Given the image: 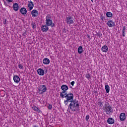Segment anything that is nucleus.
Wrapping results in <instances>:
<instances>
[{
  "label": "nucleus",
  "mask_w": 127,
  "mask_h": 127,
  "mask_svg": "<svg viewBox=\"0 0 127 127\" xmlns=\"http://www.w3.org/2000/svg\"><path fill=\"white\" fill-rule=\"evenodd\" d=\"M60 96L61 98H65L66 100L64 101V104L65 105H68V109H70L72 112H77L80 109V105L78 100L74 99V95L73 93H67L66 91H62L60 92Z\"/></svg>",
  "instance_id": "1"
},
{
  "label": "nucleus",
  "mask_w": 127,
  "mask_h": 127,
  "mask_svg": "<svg viewBox=\"0 0 127 127\" xmlns=\"http://www.w3.org/2000/svg\"><path fill=\"white\" fill-rule=\"evenodd\" d=\"M46 25L49 26H51V27L53 28L55 27V24L53 23V21H52V18L51 15H47L46 17Z\"/></svg>",
  "instance_id": "2"
},
{
  "label": "nucleus",
  "mask_w": 127,
  "mask_h": 127,
  "mask_svg": "<svg viewBox=\"0 0 127 127\" xmlns=\"http://www.w3.org/2000/svg\"><path fill=\"white\" fill-rule=\"evenodd\" d=\"M38 90L39 94L42 95V94H44L47 91V87L44 85H41L39 86Z\"/></svg>",
  "instance_id": "3"
},
{
  "label": "nucleus",
  "mask_w": 127,
  "mask_h": 127,
  "mask_svg": "<svg viewBox=\"0 0 127 127\" xmlns=\"http://www.w3.org/2000/svg\"><path fill=\"white\" fill-rule=\"evenodd\" d=\"M105 113H106V115H113V107L111 106H105Z\"/></svg>",
  "instance_id": "4"
},
{
  "label": "nucleus",
  "mask_w": 127,
  "mask_h": 127,
  "mask_svg": "<svg viewBox=\"0 0 127 127\" xmlns=\"http://www.w3.org/2000/svg\"><path fill=\"white\" fill-rule=\"evenodd\" d=\"M65 21L67 24H72V23H74L73 18H72L71 16H68V17H66Z\"/></svg>",
  "instance_id": "5"
},
{
  "label": "nucleus",
  "mask_w": 127,
  "mask_h": 127,
  "mask_svg": "<svg viewBox=\"0 0 127 127\" xmlns=\"http://www.w3.org/2000/svg\"><path fill=\"white\" fill-rule=\"evenodd\" d=\"M28 7L29 9V10H32L33 7H34V4H33V2H32L31 0L28 1Z\"/></svg>",
  "instance_id": "6"
},
{
  "label": "nucleus",
  "mask_w": 127,
  "mask_h": 127,
  "mask_svg": "<svg viewBox=\"0 0 127 127\" xmlns=\"http://www.w3.org/2000/svg\"><path fill=\"white\" fill-rule=\"evenodd\" d=\"M41 29L43 32H47L49 30V28L47 25H43L41 27Z\"/></svg>",
  "instance_id": "7"
},
{
  "label": "nucleus",
  "mask_w": 127,
  "mask_h": 127,
  "mask_svg": "<svg viewBox=\"0 0 127 127\" xmlns=\"http://www.w3.org/2000/svg\"><path fill=\"white\" fill-rule=\"evenodd\" d=\"M126 117L125 113H122L120 115V120L121 122H125L126 121Z\"/></svg>",
  "instance_id": "8"
},
{
  "label": "nucleus",
  "mask_w": 127,
  "mask_h": 127,
  "mask_svg": "<svg viewBox=\"0 0 127 127\" xmlns=\"http://www.w3.org/2000/svg\"><path fill=\"white\" fill-rule=\"evenodd\" d=\"M31 15L33 17H36L38 15V11L37 10L34 9L31 11Z\"/></svg>",
  "instance_id": "9"
},
{
  "label": "nucleus",
  "mask_w": 127,
  "mask_h": 127,
  "mask_svg": "<svg viewBox=\"0 0 127 127\" xmlns=\"http://www.w3.org/2000/svg\"><path fill=\"white\" fill-rule=\"evenodd\" d=\"M13 79L15 83H19L20 81V78L18 75H14L13 77Z\"/></svg>",
  "instance_id": "10"
},
{
  "label": "nucleus",
  "mask_w": 127,
  "mask_h": 127,
  "mask_svg": "<svg viewBox=\"0 0 127 127\" xmlns=\"http://www.w3.org/2000/svg\"><path fill=\"white\" fill-rule=\"evenodd\" d=\"M107 25H108L109 27H113L115 25V22H113V20H110L107 22Z\"/></svg>",
  "instance_id": "11"
},
{
  "label": "nucleus",
  "mask_w": 127,
  "mask_h": 127,
  "mask_svg": "<svg viewBox=\"0 0 127 127\" xmlns=\"http://www.w3.org/2000/svg\"><path fill=\"white\" fill-rule=\"evenodd\" d=\"M19 8V6L17 3H14L13 4V9L15 11H17Z\"/></svg>",
  "instance_id": "12"
},
{
  "label": "nucleus",
  "mask_w": 127,
  "mask_h": 127,
  "mask_svg": "<svg viewBox=\"0 0 127 127\" xmlns=\"http://www.w3.org/2000/svg\"><path fill=\"white\" fill-rule=\"evenodd\" d=\"M101 50L102 52H105L106 53L109 51V47L106 45H104L102 47Z\"/></svg>",
  "instance_id": "13"
},
{
  "label": "nucleus",
  "mask_w": 127,
  "mask_h": 127,
  "mask_svg": "<svg viewBox=\"0 0 127 127\" xmlns=\"http://www.w3.org/2000/svg\"><path fill=\"white\" fill-rule=\"evenodd\" d=\"M107 123L109 125H113V124H115V119L112 118H109L107 120Z\"/></svg>",
  "instance_id": "14"
},
{
  "label": "nucleus",
  "mask_w": 127,
  "mask_h": 127,
  "mask_svg": "<svg viewBox=\"0 0 127 127\" xmlns=\"http://www.w3.org/2000/svg\"><path fill=\"white\" fill-rule=\"evenodd\" d=\"M37 73L40 76H43V75H44V70L42 68H39L37 70Z\"/></svg>",
  "instance_id": "15"
},
{
  "label": "nucleus",
  "mask_w": 127,
  "mask_h": 127,
  "mask_svg": "<svg viewBox=\"0 0 127 127\" xmlns=\"http://www.w3.org/2000/svg\"><path fill=\"white\" fill-rule=\"evenodd\" d=\"M43 63L45 65H48V64L50 63V60H49V59L45 58L43 60Z\"/></svg>",
  "instance_id": "16"
},
{
  "label": "nucleus",
  "mask_w": 127,
  "mask_h": 127,
  "mask_svg": "<svg viewBox=\"0 0 127 127\" xmlns=\"http://www.w3.org/2000/svg\"><path fill=\"white\" fill-rule=\"evenodd\" d=\"M20 11L21 14L24 15L27 13V10H26V8H25L24 7L21 8V9H20Z\"/></svg>",
  "instance_id": "17"
},
{
  "label": "nucleus",
  "mask_w": 127,
  "mask_h": 127,
  "mask_svg": "<svg viewBox=\"0 0 127 127\" xmlns=\"http://www.w3.org/2000/svg\"><path fill=\"white\" fill-rule=\"evenodd\" d=\"M61 89L63 91H66L68 90V86L66 85H63L61 86Z\"/></svg>",
  "instance_id": "18"
},
{
  "label": "nucleus",
  "mask_w": 127,
  "mask_h": 127,
  "mask_svg": "<svg viewBox=\"0 0 127 127\" xmlns=\"http://www.w3.org/2000/svg\"><path fill=\"white\" fill-rule=\"evenodd\" d=\"M78 53L79 54H82L83 53V47L82 46H79L78 48Z\"/></svg>",
  "instance_id": "19"
},
{
  "label": "nucleus",
  "mask_w": 127,
  "mask_h": 127,
  "mask_svg": "<svg viewBox=\"0 0 127 127\" xmlns=\"http://www.w3.org/2000/svg\"><path fill=\"white\" fill-rule=\"evenodd\" d=\"M127 29L126 27L125 26L123 27V29L122 30V35L123 37H125L126 36V30Z\"/></svg>",
  "instance_id": "20"
},
{
  "label": "nucleus",
  "mask_w": 127,
  "mask_h": 127,
  "mask_svg": "<svg viewBox=\"0 0 127 127\" xmlns=\"http://www.w3.org/2000/svg\"><path fill=\"white\" fill-rule=\"evenodd\" d=\"M105 89L106 91V93L107 94H109L110 93V86L109 85L107 84L105 85Z\"/></svg>",
  "instance_id": "21"
},
{
  "label": "nucleus",
  "mask_w": 127,
  "mask_h": 127,
  "mask_svg": "<svg viewBox=\"0 0 127 127\" xmlns=\"http://www.w3.org/2000/svg\"><path fill=\"white\" fill-rule=\"evenodd\" d=\"M106 16L107 17H113V13L111 12H107L106 13Z\"/></svg>",
  "instance_id": "22"
},
{
  "label": "nucleus",
  "mask_w": 127,
  "mask_h": 127,
  "mask_svg": "<svg viewBox=\"0 0 127 127\" xmlns=\"http://www.w3.org/2000/svg\"><path fill=\"white\" fill-rule=\"evenodd\" d=\"M32 28H33V29H35V28H36V24L35 23H31Z\"/></svg>",
  "instance_id": "23"
},
{
  "label": "nucleus",
  "mask_w": 127,
  "mask_h": 127,
  "mask_svg": "<svg viewBox=\"0 0 127 127\" xmlns=\"http://www.w3.org/2000/svg\"><path fill=\"white\" fill-rule=\"evenodd\" d=\"M18 68H19V69H23V65H22V64H18Z\"/></svg>",
  "instance_id": "24"
},
{
  "label": "nucleus",
  "mask_w": 127,
  "mask_h": 127,
  "mask_svg": "<svg viewBox=\"0 0 127 127\" xmlns=\"http://www.w3.org/2000/svg\"><path fill=\"white\" fill-rule=\"evenodd\" d=\"M85 77L87 78V79H91V76H90V74L89 73L86 74Z\"/></svg>",
  "instance_id": "25"
},
{
  "label": "nucleus",
  "mask_w": 127,
  "mask_h": 127,
  "mask_svg": "<svg viewBox=\"0 0 127 127\" xmlns=\"http://www.w3.org/2000/svg\"><path fill=\"white\" fill-rule=\"evenodd\" d=\"M98 106H100V107H103V102L99 101L98 103Z\"/></svg>",
  "instance_id": "26"
},
{
  "label": "nucleus",
  "mask_w": 127,
  "mask_h": 127,
  "mask_svg": "<svg viewBox=\"0 0 127 127\" xmlns=\"http://www.w3.org/2000/svg\"><path fill=\"white\" fill-rule=\"evenodd\" d=\"M89 119H90V116L87 115L85 118L86 122H88V121H89Z\"/></svg>",
  "instance_id": "27"
},
{
  "label": "nucleus",
  "mask_w": 127,
  "mask_h": 127,
  "mask_svg": "<svg viewBox=\"0 0 127 127\" xmlns=\"http://www.w3.org/2000/svg\"><path fill=\"white\" fill-rule=\"evenodd\" d=\"M48 109L49 110H51V109H52V105L49 104L48 106Z\"/></svg>",
  "instance_id": "28"
},
{
  "label": "nucleus",
  "mask_w": 127,
  "mask_h": 127,
  "mask_svg": "<svg viewBox=\"0 0 127 127\" xmlns=\"http://www.w3.org/2000/svg\"><path fill=\"white\" fill-rule=\"evenodd\" d=\"M34 111H36V112L37 111V110H38V108H37V107H34L33 108Z\"/></svg>",
  "instance_id": "29"
},
{
  "label": "nucleus",
  "mask_w": 127,
  "mask_h": 127,
  "mask_svg": "<svg viewBox=\"0 0 127 127\" xmlns=\"http://www.w3.org/2000/svg\"><path fill=\"white\" fill-rule=\"evenodd\" d=\"M97 36H99V37H101L102 36V34L101 33H99L97 34Z\"/></svg>",
  "instance_id": "30"
},
{
  "label": "nucleus",
  "mask_w": 127,
  "mask_h": 127,
  "mask_svg": "<svg viewBox=\"0 0 127 127\" xmlns=\"http://www.w3.org/2000/svg\"><path fill=\"white\" fill-rule=\"evenodd\" d=\"M74 84H75V81H73L70 83V84L72 85V87L74 86Z\"/></svg>",
  "instance_id": "31"
},
{
  "label": "nucleus",
  "mask_w": 127,
  "mask_h": 127,
  "mask_svg": "<svg viewBox=\"0 0 127 127\" xmlns=\"http://www.w3.org/2000/svg\"><path fill=\"white\" fill-rule=\"evenodd\" d=\"M8 2H12L13 0H6Z\"/></svg>",
  "instance_id": "32"
},
{
  "label": "nucleus",
  "mask_w": 127,
  "mask_h": 127,
  "mask_svg": "<svg viewBox=\"0 0 127 127\" xmlns=\"http://www.w3.org/2000/svg\"><path fill=\"white\" fill-rule=\"evenodd\" d=\"M26 35V32H24V33H23L22 34L23 36H25Z\"/></svg>",
  "instance_id": "33"
},
{
  "label": "nucleus",
  "mask_w": 127,
  "mask_h": 127,
  "mask_svg": "<svg viewBox=\"0 0 127 127\" xmlns=\"http://www.w3.org/2000/svg\"><path fill=\"white\" fill-rule=\"evenodd\" d=\"M37 112H38V113H41V110H39V109H38Z\"/></svg>",
  "instance_id": "34"
},
{
  "label": "nucleus",
  "mask_w": 127,
  "mask_h": 127,
  "mask_svg": "<svg viewBox=\"0 0 127 127\" xmlns=\"http://www.w3.org/2000/svg\"><path fill=\"white\" fill-rule=\"evenodd\" d=\"M3 23L4 24H6V20H5L4 21H3Z\"/></svg>",
  "instance_id": "35"
},
{
  "label": "nucleus",
  "mask_w": 127,
  "mask_h": 127,
  "mask_svg": "<svg viewBox=\"0 0 127 127\" xmlns=\"http://www.w3.org/2000/svg\"><path fill=\"white\" fill-rule=\"evenodd\" d=\"M87 37H88V38H89L90 39H91V36H90V35H87Z\"/></svg>",
  "instance_id": "36"
},
{
  "label": "nucleus",
  "mask_w": 127,
  "mask_h": 127,
  "mask_svg": "<svg viewBox=\"0 0 127 127\" xmlns=\"http://www.w3.org/2000/svg\"><path fill=\"white\" fill-rule=\"evenodd\" d=\"M101 19L102 20H104V18H103V16H101Z\"/></svg>",
  "instance_id": "37"
},
{
  "label": "nucleus",
  "mask_w": 127,
  "mask_h": 127,
  "mask_svg": "<svg viewBox=\"0 0 127 127\" xmlns=\"http://www.w3.org/2000/svg\"><path fill=\"white\" fill-rule=\"evenodd\" d=\"M92 2H94V0H91Z\"/></svg>",
  "instance_id": "38"
}]
</instances>
